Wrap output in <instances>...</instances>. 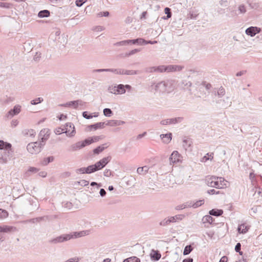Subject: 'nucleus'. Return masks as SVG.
I'll use <instances>...</instances> for the list:
<instances>
[{
	"label": "nucleus",
	"mask_w": 262,
	"mask_h": 262,
	"mask_svg": "<svg viewBox=\"0 0 262 262\" xmlns=\"http://www.w3.org/2000/svg\"><path fill=\"white\" fill-rule=\"evenodd\" d=\"M107 147V144H103L100 146H98V147L94 149L93 152L94 154L98 155Z\"/></svg>",
	"instance_id": "21"
},
{
	"label": "nucleus",
	"mask_w": 262,
	"mask_h": 262,
	"mask_svg": "<svg viewBox=\"0 0 262 262\" xmlns=\"http://www.w3.org/2000/svg\"><path fill=\"white\" fill-rule=\"evenodd\" d=\"M92 113H90L87 111L83 112L82 113V117L86 119H90L93 118Z\"/></svg>",
	"instance_id": "44"
},
{
	"label": "nucleus",
	"mask_w": 262,
	"mask_h": 262,
	"mask_svg": "<svg viewBox=\"0 0 262 262\" xmlns=\"http://www.w3.org/2000/svg\"><path fill=\"white\" fill-rule=\"evenodd\" d=\"M90 185L91 186H96L97 189H99L100 187H101L102 184L101 183H97L95 182H92L91 183Z\"/></svg>",
	"instance_id": "62"
},
{
	"label": "nucleus",
	"mask_w": 262,
	"mask_h": 262,
	"mask_svg": "<svg viewBox=\"0 0 262 262\" xmlns=\"http://www.w3.org/2000/svg\"><path fill=\"white\" fill-rule=\"evenodd\" d=\"M214 221L215 219L214 218H213L211 216L208 215H205L203 218V221L204 222V223L207 222L210 224H215L216 223H214Z\"/></svg>",
	"instance_id": "27"
},
{
	"label": "nucleus",
	"mask_w": 262,
	"mask_h": 262,
	"mask_svg": "<svg viewBox=\"0 0 262 262\" xmlns=\"http://www.w3.org/2000/svg\"><path fill=\"white\" fill-rule=\"evenodd\" d=\"M149 167L147 166L138 167L137 168V173L139 174H145L148 171Z\"/></svg>",
	"instance_id": "23"
},
{
	"label": "nucleus",
	"mask_w": 262,
	"mask_h": 262,
	"mask_svg": "<svg viewBox=\"0 0 262 262\" xmlns=\"http://www.w3.org/2000/svg\"><path fill=\"white\" fill-rule=\"evenodd\" d=\"M12 7V4L9 3L0 2V7L5 9H10Z\"/></svg>",
	"instance_id": "40"
},
{
	"label": "nucleus",
	"mask_w": 262,
	"mask_h": 262,
	"mask_svg": "<svg viewBox=\"0 0 262 262\" xmlns=\"http://www.w3.org/2000/svg\"><path fill=\"white\" fill-rule=\"evenodd\" d=\"M193 249V248L190 245L185 246L183 251V254L186 255L189 254Z\"/></svg>",
	"instance_id": "31"
},
{
	"label": "nucleus",
	"mask_w": 262,
	"mask_h": 262,
	"mask_svg": "<svg viewBox=\"0 0 262 262\" xmlns=\"http://www.w3.org/2000/svg\"><path fill=\"white\" fill-rule=\"evenodd\" d=\"M183 143V146L186 150L191 145V141L188 138L184 139Z\"/></svg>",
	"instance_id": "38"
},
{
	"label": "nucleus",
	"mask_w": 262,
	"mask_h": 262,
	"mask_svg": "<svg viewBox=\"0 0 262 262\" xmlns=\"http://www.w3.org/2000/svg\"><path fill=\"white\" fill-rule=\"evenodd\" d=\"M114 91H116L119 94H124L125 93V90L124 89V85L120 84L117 86H115Z\"/></svg>",
	"instance_id": "24"
},
{
	"label": "nucleus",
	"mask_w": 262,
	"mask_h": 262,
	"mask_svg": "<svg viewBox=\"0 0 262 262\" xmlns=\"http://www.w3.org/2000/svg\"><path fill=\"white\" fill-rule=\"evenodd\" d=\"M87 232L88 231H82L80 232H74L71 234H62L50 240L49 242L54 244L63 243L72 238H76L84 236L86 235Z\"/></svg>",
	"instance_id": "3"
},
{
	"label": "nucleus",
	"mask_w": 262,
	"mask_h": 262,
	"mask_svg": "<svg viewBox=\"0 0 262 262\" xmlns=\"http://www.w3.org/2000/svg\"><path fill=\"white\" fill-rule=\"evenodd\" d=\"M41 54L39 52H36L34 56L33 59L35 61H39L41 58Z\"/></svg>",
	"instance_id": "57"
},
{
	"label": "nucleus",
	"mask_w": 262,
	"mask_h": 262,
	"mask_svg": "<svg viewBox=\"0 0 262 262\" xmlns=\"http://www.w3.org/2000/svg\"><path fill=\"white\" fill-rule=\"evenodd\" d=\"M50 15V12L48 10L40 11L38 13V16L40 18L47 17Z\"/></svg>",
	"instance_id": "26"
},
{
	"label": "nucleus",
	"mask_w": 262,
	"mask_h": 262,
	"mask_svg": "<svg viewBox=\"0 0 262 262\" xmlns=\"http://www.w3.org/2000/svg\"><path fill=\"white\" fill-rule=\"evenodd\" d=\"M207 193L209 194H220V193H223L222 192H221L220 191H216L215 190V189H210V190H208L207 191Z\"/></svg>",
	"instance_id": "53"
},
{
	"label": "nucleus",
	"mask_w": 262,
	"mask_h": 262,
	"mask_svg": "<svg viewBox=\"0 0 262 262\" xmlns=\"http://www.w3.org/2000/svg\"><path fill=\"white\" fill-rule=\"evenodd\" d=\"M140 51V49H134V50L130 51L128 53H126L125 55H126V56H131L133 54H135V53L139 52Z\"/></svg>",
	"instance_id": "51"
},
{
	"label": "nucleus",
	"mask_w": 262,
	"mask_h": 262,
	"mask_svg": "<svg viewBox=\"0 0 262 262\" xmlns=\"http://www.w3.org/2000/svg\"><path fill=\"white\" fill-rule=\"evenodd\" d=\"M250 227L247 226L246 224H242L238 226L237 231L239 233L245 234L248 232Z\"/></svg>",
	"instance_id": "19"
},
{
	"label": "nucleus",
	"mask_w": 262,
	"mask_h": 262,
	"mask_svg": "<svg viewBox=\"0 0 262 262\" xmlns=\"http://www.w3.org/2000/svg\"><path fill=\"white\" fill-rule=\"evenodd\" d=\"M105 125H106V123L105 122H98L94 124L89 125L88 127L91 130L92 129L97 130L99 128H103L105 127Z\"/></svg>",
	"instance_id": "17"
},
{
	"label": "nucleus",
	"mask_w": 262,
	"mask_h": 262,
	"mask_svg": "<svg viewBox=\"0 0 262 262\" xmlns=\"http://www.w3.org/2000/svg\"><path fill=\"white\" fill-rule=\"evenodd\" d=\"M101 139H102V137L101 136L89 137L83 141H79L75 144H72L69 149V151H75L84 147L87 145H89L93 143L97 142Z\"/></svg>",
	"instance_id": "4"
},
{
	"label": "nucleus",
	"mask_w": 262,
	"mask_h": 262,
	"mask_svg": "<svg viewBox=\"0 0 262 262\" xmlns=\"http://www.w3.org/2000/svg\"><path fill=\"white\" fill-rule=\"evenodd\" d=\"M170 223H171V221L170 217L165 218L160 222V225L161 226H166L168 225Z\"/></svg>",
	"instance_id": "35"
},
{
	"label": "nucleus",
	"mask_w": 262,
	"mask_h": 262,
	"mask_svg": "<svg viewBox=\"0 0 262 262\" xmlns=\"http://www.w3.org/2000/svg\"><path fill=\"white\" fill-rule=\"evenodd\" d=\"M127 45V41L126 40L118 42L115 44L116 46H126Z\"/></svg>",
	"instance_id": "63"
},
{
	"label": "nucleus",
	"mask_w": 262,
	"mask_h": 262,
	"mask_svg": "<svg viewBox=\"0 0 262 262\" xmlns=\"http://www.w3.org/2000/svg\"><path fill=\"white\" fill-rule=\"evenodd\" d=\"M238 11H239L240 13L244 14L246 13V8L244 5H241L238 7Z\"/></svg>",
	"instance_id": "52"
},
{
	"label": "nucleus",
	"mask_w": 262,
	"mask_h": 262,
	"mask_svg": "<svg viewBox=\"0 0 262 262\" xmlns=\"http://www.w3.org/2000/svg\"><path fill=\"white\" fill-rule=\"evenodd\" d=\"M8 216V212L6 210L0 208V219H3L6 218Z\"/></svg>",
	"instance_id": "41"
},
{
	"label": "nucleus",
	"mask_w": 262,
	"mask_h": 262,
	"mask_svg": "<svg viewBox=\"0 0 262 262\" xmlns=\"http://www.w3.org/2000/svg\"><path fill=\"white\" fill-rule=\"evenodd\" d=\"M155 89L156 92H158L159 93H169L172 91L173 88L170 82L168 81H162L157 83L155 85Z\"/></svg>",
	"instance_id": "6"
},
{
	"label": "nucleus",
	"mask_w": 262,
	"mask_h": 262,
	"mask_svg": "<svg viewBox=\"0 0 262 262\" xmlns=\"http://www.w3.org/2000/svg\"><path fill=\"white\" fill-rule=\"evenodd\" d=\"M164 66H159L158 67H147L144 69V72L147 73H150L153 72H163Z\"/></svg>",
	"instance_id": "12"
},
{
	"label": "nucleus",
	"mask_w": 262,
	"mask_h": 262,
	"mask_svg": "<svg viewBox=\"0 0 262 262\" xmlns=\"http://www.w3.org/2000/svg\"><path fill=\"white\" fill-rule=\"evenodd\" d=\"M54 157L53 156H49L48 157L44 158L41 162V164L43 166L47 165L49 163L53 161Z\"/></svg>",
	"instance_id": "29"
},
{
	"label": "nucleus",
	"mask_w": 262,
	"mask_h": 262,
	"mask_svg": "<svg viewBox=\"0 0 262 262\" xmlns=\"http://www.w3.org/2000/svg\"><path fill=\"white\" fill-rule=\"evenodd\" d=\"M13 227L8 226H0V232H10Z\"/></svg>",
	"instance_id": "32"
},
{
	"label": "nucleus",
	"mask_w": 262,
	"mask_h": 262,
	"mask_svg": "<svg viewBox=\"0 0 262 262\" xmlns=\"http://www.w3.org/2000/svg\"><path fill=\"white\" fill-rule=\"evenodd\" d=\"M164 12L167 15L166 17L170 18L171 17V9L169 8L166 7L164 9Z\"/></svg>",
	"instance_id": "48"
},
{
	"label": "nucleus",
	"mask_w": 262,
	"mask_h": 262,
	"mask_svg": "<svg viewBox=\"0 0 262 262\" xmlns=\"http://www.w3.org/2000/svg\"><path fill=\"white\" fill-rule=\"evenodd\" d=\"M59 105L64 107L72 106L74 108L77 109L78 108V100L70 101L64 104H60Z\"/></svg>",
	"instance_id": "20"
},
{
	"label": "nucleus",
	"mask_w": 262,
	"mask_h": 262,
	"mask_svg": "<svg viewBox=\"0 0 262 262\" xmlns=\"http://www.w3.org/2000/svg\"><path fill=\"white\" fill-rule=\"evenodd\" d=\"M10 143L0 140V159L4 163L7 162L12 157L13 151Z\"/></svg>",
	"instance_id": "2"
},
{
	"label": "nucleus",
	"mask_w": 262,
	"mask_h": 262,
	"mask_svg": "<svg viewBox=\"0 0 262 262\" xmlns=\"http://www.w3.org/2000/svg\"><path fill=\"white\" fill-rule=\"evenodd\" d=\"M38 171V169L34 167H30L28 171L25 173V177H28L30 176L32 173H35Z\"/></svg>",
	"instance_id": "25"
},
{
	"label": "nucleus",
	"mask_w": 262,
	"mask_h": 262,
	"mask_svg": "<svg viewBox=\"0 0 262 262\" xmlns=\"http://www.w3.org/2000/svg\"><path fill=\"white\" fill-rule=\"evenodd\" d=\"M44 146V143L40 141L29 143L27 146L28 151L32 154H36L40 152Z\"/></svg>",
	"instance_id": "7"
},
{
	"label": "nucleus",
	"mask_w": 262,
	"mask_h": 262,
	"mask_svg": "<svg viewBox=\"0 0 262 262\" xmlns=\"http://www.w3.org/2000/svg\"><path fill=\"white\" fill-rule=\"evenodd\" d=\"M261 29L257 27H250L246 29L245 33L247 35L251 37L254 36L256 34L260 33Z\"/></svg>",
	"instance_id": "10"
},
{
	"label": "nucleus",
	"mask_w": 262,
	"mask_h": 262,
	"mask_svg": "<svg viewBox=\"0 0 262 262\" xmlns=\"http://www.w3.org/2000/svg\"><path fill=\"white\" fill-rule=\"evenodd\" d=\"M209 213L210 215L219 216L223 213V210L222 209H213L209 211Z\"/></svg>",
	"instance_id": "22"
},
{
	"label": "nucleus",
	"mask_w": 262,
	"mask_h": 262,
	"mask_svg": "<svg viewBox=\"0 0 262 262\" xmlns=\"http://www.w3.org/2000/svg\"><path fill=\"white\" fill-rule=\"evenodd\" d=\"M198 15V14L194 12L193 11H190L189 13L188 18L192 19H195Z\"/></svg>",
	"instance_id": "50"
},
{
	"label": "nucleus",
	"mask_w": 262,
	"mask_h": 262,
	"mask_svg": "<svg viewBox=\"0 0 262 262\" xmlns=\"http://www.w3.org/2000/svg\"><path fill=\"white\" fill-rule=\"evenodd\" d=\"M21 106L19 105H16L12 109H11L6 114V117L10 119L13 116L18 115L21 111Z\"/></svg>",
	"instance_id": "9"
},
{
	"label": "nucleus",
	"mask_w": 262,
	"mask_h": 262,
	"mask_svg": "<svg viewBox=\"0 0 262 262\" xmlns=\"http://www.w3.org/2000/svg\"><path fill=\"white\" fill-rule=\"evenodd\" d=\"M183 84H184L185 88L187 89L191 86V82L190 81H188L187 80H184L183 81Z\"/></svg>",
	"instance_id": "59"
},
{
	"label": "nucleus",
	"mask_w": 262,
	"mask_h": 262,
	"mask_svg": "<svg viewBox=\"0 0 262 262\" xmlns=\"http://www.w3.org/2000/svg\"><path fill=\"white\" fill-rule=\"evenodd\" d=\"M124 123L125 122L123 121L112 120H109L107 123H106V125L110 126H116L123 125Z\"/></svg>",
	"instance_id": "18"
},
{
	"label": "nucleus",
	"mask_w": 262,
	"mask_h": 262,
	"mask_svg": "<svg viewBox=\"0 0 262 262\" xmlns=\"http://www.w3.org/2000/svg\"><path fill=\"white\" fill-rule=\"evenodd\" d=\"M50 136V133L48 132L47 134L45 135V136H42L41 137V140L40 141L41 143H44V145H45V143L46 141L48 139Z\"/></svg>",
	"instance_id": "46"
},
{
	"label": "nucleus",
	"mask_w": 262,
	"mask_h": 262,
	"mask_svg": "<svg viewBox=\"0 0 262 262\" xmlns=\"http://www.w3.org/2000/svg\"><path fill=\"white\" fill-rule=\"evenodd\" d=\"M48 219H49L48 216H41V217H38L31 219L30 220H27L25 221V222L26 223H30L34 224L36 222H40L42 221L48 220Z\"/></svg>",
	"instance_id": "16"
},
{
	"label": "nucleus",
	"mask_w": 262,
	"mask_h": 262,
	"mask_svg": "<svg viewBox=\"0 0 262 262\" xmlns=\"http://www.w3.org/2000/svg\"><path fill=\"white\" fill-rule=\"evenodd\" d=\"M183 217V215H177L170 217L171 223L176 222L177 220H181Z\"/></svg>",
	"instance_id": "42"
},
{
	"label": "nucleus",
	"mask_w": 262,
	"mask_h": 262,
	"mask_svg": "<svg viewBox=\"0 0 262 262\" xmlns=\"http://www.w3.org/2000/svg\"><path fill=\"white\" fill-rule=\"evenodd\" d=\"M103 114L106 117H111L113 115V111L108 108H105L103 111Z\"/></svg>",
	"instance_id": "37"
},
{
	"label": "nucleus",
	"mask_w": 262,
	"mask_h": 262,
	"mask_svg": "<svg viewBox=\"0 0 262 262\" xmlns=\"http://www.w3.org/2000/svg\"><path fill=\"white\" fill-rule=\"evenodd\" d=\"M86 1V0H85L83 1V0H76L75 2V4L76 6L80 7L83 5V4Z\"/></svg>",
	"instance_id": "56"
},
{
	"label": "nucleus",
	"mask_w": 262,
	"mask_h": 262,
	"mask_svg": "<svg viewBox=\"0 0 262 262\" xmlns=\"http://www.w3.org/2000/svg\"><path fill=\"white\" fill-rule=\"evenodd\" d=\"M183 120V117H177L174 118L168 119L169 124H174L181 122Z\"/></svg>",
	"instance_id": "28"
},
{
	"label": "nucleus",
	"mask_w": 262,
	"mask_h": 262,
	"mask_svg": "<svg viewBox=\"0 0 262 262\" xmlns=\"http://www.w3.org/2000/svg\"><path fill=\"white\" fill-rule=\"evenodd\" d=\"M65 130V128H62L61 127H58L55 129V133L56 135H60L62 133H63V130Z\"/></svg>",
	"instance_id": "58"
},
{
	"label": "nucleus",
	"mask_w": 262,
	"mask_h": 262,
	"mask_svg": "<svg viewBox=\"0 0 262 262\" xmlns=\"http://www.w3.org/2000/svg\"><path fill=\"white\" fill-rule=\"evenodd\" d=\"M110 15V13L108 11H104V12H100L98 13V15L99 16H104V17H107Z\"/></svg>",
	"instance_id": "61"
},
{
	"label": "nucleus",
	"mask_w": 262,
	"mask_h": 262,
	"mask_svg": "<svg viewBox=\"0 0 262 262\" xmlns=\"http://www.w3.org/2000/svg\"><path fill=\"white\" fill-rule=\"evenodd\" d=\"M181 161V155L178 151H174L172 152L169 157L170 163L171 164L178 163Z\"/></svg>",
	"instance_id": "13"
},
{
	"label": "nucleus",
	"mask_w": 262,
	"mask_h": 262,
	"mask_svg": "<svg viewBox=\"0 0 262 262\" xmlns=\"http://www.w3.org/2000/svg\"><path fill=\"white\" fill-rule=\"evenodd\" d=\"M215 95H216V91H214ZM225 94V89L221 86L219 90L217 92V95L219 96V97H221L223 96H224Z\"/></svg>",
	"instance_id": "43"
},
{
	"label": "nucleus",
	"mask_w": 262,
	"mask_h": 262,
	"mask_svg": "<svg viewBox=\"0 0 262 262\" xmlns=\"http://www.w3.org/2000/svg\"><path fill=\"white\" fill-rule=\"evenodd\" d=\"M184 68L183 66L177 65L164 66L163 72H175L180 71Z\"/></svg>",
	"instance_id": "11"
},
{
	"label": "nucleus",
	"mask_w": 262,
	"mask_h": 262,
	"mask_svg": "<svg viewBox=\"0 0 262 262\" xmlns=\"http://www.w3.org/2000/svg\"><path fill=\"white\" fill-rule=\"evenodd\" d=\"M86 103L85 102H84L80 99L78 100V106H80L81 107V109H85L86 108Z\"/></svg>",
	"instance_id": "49"
},
{
	"label": "nucleus",
	"mask_w": 262,
	"mask_h": 262,
	"mask_svg": "<svg viewBox=\"0 0 262 262\" xmlns=\"http://www.w3.org/2000/svg\"><path fill=\"white\" fill-rule=\"evenodd\" d=\"M183 207L185 208L188 207H192V201H188L183 204Z\"/></svg>",
	"instance_id": "60"
},
{
	"label": "nucleus",
	"mask_w": 262,
	"mask_h": 262,
	"mask_svg": "<svg viewBox=\"0 0 262 262\" xmlns=\"http://www.w3.org/2000/svg\"><path fill=\"white\" fill-rule=\"evenodd\" d=\"M172 133H169L166 134H161L160 135L161 139L162 140L163 143L165 144L169 143L172 139Z\"/></svg>",
	"instance_id": "15"
},
{
	"label": "nucleus",
	"mask_w": 262,
	"mask_h": 262,
	"mask_svg": "<svg viewBox=\"0 0 262 262\" xmlns=\"http://www.w3.org/2000/svg\"><path fill=\"white\" fill-rule=\"evenodd\" d=\"M123 262H140V259L136 256H132L124 259Z\"/></svg>",
	"instance_id": "33"
},
{
	"label": "nucleus",
	"mask_w": 262,
	"mask_h": 262,
	"mask_svg": "<svg viewBox=\"0 0 262 262\" xmlns=\"http://www.w3.org/2000/svg\"><path fill=\"white\" fill-rule=\"evenodd\" d=\"M48 132H49V130L48 129L45 128L41 130L39 134V138L41 139V137L45 136V135L47 134Z\"/></svg>",
	"instance_id": "54"
},
{
	"label": "nucleus",
	"mask_w": 262,
	"mask_h": 262,
	"mask_svg": "<svg viewBox=\"0 0 262 262\" xmlns=\"http://www.w3.org/2000/svg\"><path fill=\"white\" fill-rule=\"evenodd\" d=\"M43 99L41 97H38L34 100H31L30 103L32 105H36L38 103H41Z\"/></svg>",
	"instance_id": "45"
},
{
	"label": "nucleus",
	"mask_w": 262,
	"mask_h": 262,
	"mask_svg": "<svg viewBox=\"0 0 262 262\" xmlns=\"http://www.w3.org/2000/svg\"><path fill=\"white\" fill-rule=\"evenodd\" d=\"M140 72L139 71H134V70H124V74L127 75H137L139 74Z\"/></svg>",
	"instance_id": "39"
},
{
	"label": "nucleus",
	"mask_w": 262,
	"mask_h": 262,
	"mask_svg": "<svg viewBox=\"0 0 262 262\" xmlns=\"http://www.w3.org/2000/svg\"><path fill=\"white\" fill-rule=\"evenodd\" d=\"M62 206L64 207L68 208V209H70L72 208L73 204L70 202H64L62 203Z\"/></svg>",
	"instance_id": "47"
},
{
	"label": "nucleus",
	"mask_w": 262,
	"mask_h": 262,
	"mask_svg": "<svg viewBox=\"0 0 262 262\" xmlns=\"http://www.w3.org/2000/svg\"><path fill=\"white\" fill-rule=\"evenodd\" d=\"M23 133L25 136H29L30 137H34L35 134L33 129H25L23 131Z\"/></svg>",
	"instance_id": "30"
},
{
	"label": "nucleus",
	"mask_w": 262,
	"mask_h": 262,
	"mask_svg": "<svg viewBox=\"0 0 262 262\" xmlns=\"http://www.w3.org/2000/svg\"><path fill=\"white\" fill-rule=\"evenodd\" d=\"M154 253L151 254V257L152 259L158 260L161 258V254L159 252L153 251Z\"/></svg>",
	"instance_id": "36"
},
{
	"label": "nucleus",
	"mask_w": 262,
	"mask_h": 262,
	"mask_svg": "<svg viewBox=\"0 0 262 262\" xmlns=\"http://www.w3.org/2000/svg\"><path fill=\"white\" fill-rule=\"evenodd\" d=\"M228 182L223 177L212 176L206 180V184L211 187L222 189L227 187Z\"/></svg>",
	"instance_id": "5"
},
{
	"label": "nucleus",
	"mask_w": 262,
	"mask_h": 262,
	"mask_svg": "<svg viewBox=\"0 0 262 262\" xmlns=\"http://www.w3.org/2000/svg\"><path fill=\"white\" fill-rule=\"evenodd\" d=\"M78 183L82 186H86L89 185V182L85 180H82L78 182Z\"/></svg>",
	"instance_id": "55"
},
{
	"label": "nucleus",
	"mask_w": 262,
	"mask_h": 262,
	"mask_svg": "<svg viewBox=\"0 0 262 262\" xmlns=\"http://www.w3.org/2000/svg\"><path fill=\"white\" fill-rule=\"evenodd\" d=\"M241 249V244L240 243H237L235 246V251L237 252H239Z\"/></svg>",
	"instance_id": "64"
},
{
	"label": "nucleus",
	"mask_w": 262,
	"mask_h": 262,
	"mask_svg": "<svg viewBox=\"0 0 262 262\" xmlns=\"http://www.w3.org/2000/svg\"><path fill=\"white\" fill-rule=\"evenodd\" d=\"M111 157H104L96 162L95 164L91 165L87 167H82L76 170L77 173L90 174L94 172L104 168L111 161Z\"/></svg>",
	"instance_id": "1"
},
{
	"label": "nucleus",
	"mask_w": 262,
	"mask_h": 262,
	"mask_svg": "<svg viewBox=\"0 0 262 262\" xmlns=\"http://www.w3.org/2000/svg\"><path fill=\"white\" fill-rule=\"evenodd\" d=\"M204 203V200H200L199 201H197L195 202H194L192 201V207L193 208H196L200 206H201L202 205H203Z\"/></svg>",
	"instance_id": "34"
},
{
	"label": "nucleus",
	"mask_w": 262,
	"mask_h": 262,
	"mask_svg": "<svg viewBox=\"0 0 262 262\" xmlns=\"http://www.w3.org/2000/svg\"><path fill=\"white\" fill-rule=\"evenodd\" d=\"M64 128V133H66L68 136L72 137L75 135L76 131L74 125L73 123L71 122L66 123V126Z\"/></svg>",
	"instance_id": "8"
},
{
	"label": "nucleus",
	"mask_w": 262,
	"mask_h": 262,
	"mask_svg": "<svg viewBox=\"0 0 262 262\" xmlns=\"http://www.w3.org/2000/svg\"><path fill=\"white\" fill-rule=\"evenodd\" d=\"M127 41V45L133 44V45H143L144 42H145V39L143 38H138L135 39H128L126 40Z\"/></svg>",
	"instance_id": "14"
}]
</instances>
